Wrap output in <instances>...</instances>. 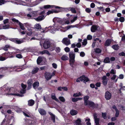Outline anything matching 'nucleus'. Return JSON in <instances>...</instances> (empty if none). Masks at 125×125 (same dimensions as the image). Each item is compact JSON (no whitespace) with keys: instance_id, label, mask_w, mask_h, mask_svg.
<instances>
[{"instance_id":"nucleus-1","label":"nucleus","mask_w":125,"mask_h":125,"mask_svg":"<svg viewBox=\"0 0 125 125\" xmlns=\"http://www.w3.org/2000/svg\"><path fill=\"white\" fill-rule=\"evenodd\" d=\"M6 91L8 93L7 94L16 95L21 97L23 96V95L17 94L16 93H15V90L13 87L7 89L6 90Z\"/></svg>"},{"instance_id":"nucleus-2","label":"nucleus","mask_w":125,"mask_h":125,"mask_svg":"<svg viewBox=\"0 0 125 125\" xmlns=\"http://www.w3.org/2000/svg\"><path fill=\"white\" fill-rule=\"evenodd\" d=\"M55 43L53 42H51L48 40L45 41L43 44V47H56Z\"/></svg>"},{"instance_id":"nucleus-3","label":"nucleus","mask_w":125,"mask_h":125,"mask_svg":"<svg viewBox=\"0 0 125 125\" xmlns=\"http://www.w3.org/2000/svg\"><path fill=\"white\" fill-rule=\"evenodd\" d=\"M69 56L70 58L69 61L70 64L72 66L75 62V55L73 52H70L69 53Z\"/></svg>"},{"instance_id":"nucleus-4","label":"nucleus","mask_w":125,"mask_h":125,"mask_svg":"<svg viewBox=\"0 0 125 125\" xmlns=\"http://www.w3.org/2000/svg\"><path fill=\"white\" fill-rule=\"evenodd\" d=\"M62 42L66 46H68L71 44L70 40L67 38H63Z\"/></svg>"},{"instance_id":"nucleus-5","label":"nucleus","mask_w":125,"mask_h":125,"mask_svg":"<svg viewBox=\"0 0 125 125\" xmlns=\"http://www.w3.org/2000/svg\"><path fill=\"white\" fill-rule=\"evenodd\" d=\"M24 68L23 67L22 68H19V67L17 66H14V67H11L8 68V69H12L13 71H21L22 70H23Z\"/></svg>"},{"instance_id":"nucleus-6","label":"nucleus","mask_w":125,"mask_h":125,"mask_svg":"<svg viewBox=\"0 0 125 125\" xmlns=\"http://www.w3.org/2000/svg\"><path fill=\"white\" fill-rule=\"evenodd\" d=\"M50 8H55L56 9H60L61 8V7L55 5H46L44 6L43 8L45 9H48Z\"/></svg>"},{"instance_id":"nucleus-7","label":"nucleus","mask_w":125,"mask_h":125,"mask_svg":"<svg viewBox=\"0 0 125 125\" xmlns=\"http://www.w3.org/2000/svg\"><path fill=\"white\" fill-rule=\"evenodd\" d=\"M111 94L108 91L105 92V98L106 100H110L111 97Z\"/></svg>"},{"instance_id":"nucleus-8","label":"nucleus","mask_w":125,"mask_h":125,"mask_svg":"<svg viewBox=\"0 0 125 125\" xmlns=\"http://www.w3.org/2000/svg\"><path fill=\"white\" fill-rule=\"evenodd\" d=\"M102 82L104 86H106L107 84L108 79L105 76H104L102 77Z\"/></svg>"},{"instance_id":"nucleus-9","label":"nucleus","mask_w":125,"mask_h":125,"mask_svg":"<svg viewBox=\"0 0 125 125\" xmlns=\"http://www.w3.org/2000/svg\"><path fill=\"white\" fill-rule=\"evenodd\" d=\"M45 77L46 79V81H47L50 80L52 78L51 74L50 73H46L45 74Z\"/></svg>"},{"instance_id":"nucleus-10","label":"nucleus","mask_w":125,"mask_h":125,"mask_svg":"<svg viewBox=\"0 0 125 125\" xmlns=\"http://www.w3.org/2000/svg\"><path fill=\"white\" fill-rule=\"evenodd\" d=\"M99 26L96 25H92L91 28V31L92 32H94L98 30L97 29L98 28Z\"/></svg>"},{"instance_id":"nucleus-11","label":"nucleus","mask_w":125,"mask_h":125,"mask_svg":"<svg viewBox=\"0 0 125 125\" xmlns=\"http://www.w3.org/2000/svg\"><path fill=\"white\" fill-rule=\"evenodd\" d=\"M112 42V40L110 39H107L104 43L105 46H110Z\"/></svg>"},{"instance_id":"nucleus-12","label":"nucleus","mask_w":125,"mask_h":125,"mask_svg":"<svg viewBox=\"0 0 125 125\" xmlns=\"http://www.w3.org/2000/svg\"><path fill=\"white\" fill-rule=\"evenodd\" d=\"M38 111L42 115H45L46 114V112L45 111L42 109L39 108L38 109Z\"/></svg>"},{"instance_id":"nucleus-13","label":"nucleus","mask_w":125,"mask_h":125,"mask_svg":"<svg viewBox=\"0 0 125 125\" xmlns=\"http://www.w3.org/2000/svg\"><path fill=\"white\" fill-rule=\"evenodd\" d=\"M44 16L42 15L41 16H39L37 18H35V19L37 21H40L44 19Z\"/></svg>"},{"instance_id":"nucleus-14","label":"nucleus","mask_w":125,"mask_h":125,"mask_svg":"<svg viewBox=\"0 0 125 125\" xmlns=\"http://www.w3.org/2000/svg\"><path fill=\"white\" fill-rule=\"evenodd\" d=\"M85 105H87L89 107H94L95 104L94 102L89 101Z\"/></svg>"},{"instance_id":"nucleus-15","label":"nucleus","mask_w":125,"mask_h":125,"mask_svg":"<svg viewBox=\"0 0 125 125\" xmlns=\"http://www.w3.org/2000/svg\"><path fill=\"white\" fill-rule=\"evenodd\" d=\"M82 80V81H83L84 83H85L89 81V79L88 78L86 77H85V76L83 75L81 76Z\"/></svg>"},{"instance_id":"nucleus-16","label":"nucleus","mask_w":125,"mask_h":125,"mask_svg":"<svg viewBox=\"0 0 125 125\" xmlns=\"http://www.w3.org/2000/svg\"><path fill=\"white\" fill-rule=\"evenodd\" d=\"M118 77L116 75L114 74L113 77L111 78V79L112 80H114L115 82L116 83L117 81Z\"/></svg>"},{"instance_id":"nucleus-17","label":"nucleus","mask_w":125,"mask_h":125,"mask_svg":"<svg viewBox=\"0 0 125 125\" xmlns=\"http://www.w3.org/2000/svg\"><path fill=\"white\" fill-rule=\"evenodd\" d=\"M39 83L38 82H34L33 84V87L34 89L37 88L39 86Z\"/></svg>"},{"instance_id":"nucleus-18","label":"nucleus","mask_w":125,"mask_h":125,"mask_svg":"<svg viewBox=\"0 0 125 125\" xmlns=\"http://www.w3.org/2000/svg\"><path fill=\"white\" fill-rule=\"evenodd\" d=\"M28 88L29 89H30L31 88V85L32 83V81L30 79L28 81Z\"/></svg>"},{"instance_id":"nucleus-19","label":"nucleus","mask_w":125,"mask_h":125,"mask_svg":"<svg viewBox=\"0 0 125 125\" xmlns=\"http://www.w3.org/2000/svg\"><path fill=\"white\" fill-rule=\"evenodd\" d=\"M51 98L52 99L55 100L56 101L58 102H59V100L56 98L54 94H52Z\"/></svg>"},{"instance_id":"nucleus-20","label":"nucleus","mask_w":125,"mask_h":125,"mask_svg":"<svg viewBox=\"0 0 125 125\" xmlns=\"http://www.w3.org/2000/svg\"><path fill=\"white\" fill-rule=\"evenodd\" d=\"M34 103V101L32 100H31L28 101V104L29 106H31L33 105Z\"/></svg>"},{"instance_id":"nucleus-21","label":"nucleus","mask_w":125,"mask_h":125,"mask_svg":"<svg viewBox=\"0 0 125 125\" xmlns=\"http://www.w3.org/2000/svg\"><path fill=\"white\" fill-rule=\"evenodd\" d=\"M39 53L41 54L42 55L44 54H46L48 55L50 54V53L47 50H44L42 51L39 52Z\"/></svg>"},{"instance_id":"nucleus-22","label":"nucleus","mask_w":125,"mask_h":125,"mask_svg":"<svg viewBox=\"0 0 125 125\" xmlns=\"http://www.w3.org/2000/svg\"><path fill=\"white\" fill-rule=\"evenodd\" d=\"M39 70V68L38 67L34 68L32 72V73L33 74L36 73Z\"/></svg>"},{"instance_id":"nucleus-23","label":"nucleus","mask_w":125,"mask_h":125,"mask_svg":"<svg viewBox=\"0 0 125 125\" xmlns=\"http://www.w3.org/2000/svg\"><path fill=\"white\" fill-rule=\"evenodd\" d=\"M81 119L80 118H78L75 122V123L76 125H81Z\"/></svg>"},{"instance_id":"nucleus-24","label":"nucleus","mask_w":125,"mask_h":125,"mask_svg":"<svg viewBox=\"0 0 125 125\" xmlns=\"http://www.w3.org/2000/svg\"><path fill=\"white\" fill-rule=\"evenodd\" d=\"M70 113L72 115H74L77 114V112L76 110H72L70 111Z\"/></svg>"},{"instance_id":"nucleus-25","label":"nucleus","mask_w":125,"mask_h":125,"mask_svg":"<svg viewBox=\"0 0 125 125\" xmlns=\"http://www.w3.org/2000/svg\"><path fill=\"white\" fill-rule=\"evenodd\" d=\"M42 61V58L40 57H38L37 60V64H40Z\"/></svg>"},{"instance_id":"nucleus-26","label":"nucleus","mask_w":125,"mask_h":125,"mask_svg":"<svg viewBox=\"0 0 125 125\" xmlns=\"http://www.w3.org/2000/svg\"><path fill=\"white\" fill-rule=\"evenodd\" d=\"M68 59V57L65 55H63L61 57V59L63 61L67 60Z\"/></svg>"},{"instance_id":"nucleus-27","label":"nucleus","mask_w":125,"mask_h":125,"mask_svg":"<svg viewBox=\"0 0 125 125\" xmlns=\"http://www.w3.org/2000/svg\"><path fill=\"white\" fill-rule=\"evenodd\" d=\"M52 26H50L48 27H46L45 28V30H44L42 32L43 33H45L47 32L48 31V30H50L52 28Z\"/></svg>"},{"instance_id":"nucleus-28","label":"nucleus","mask_w":125,"mask_h":125,"mask_svg":"<svg viewBox=\"0 0 125 125\" xmlns=\"http://www.w3.org/2000/svg\"><path fill=\"white\" fill-rule=\"evenodd\" d=\"M89 98V97L88 96H86L84 97V103L85 104H86L88 101H89V100H88Z\"/></svg>"},{"instance_id":"nucleus-29","label":"nucleus","mask_w":125,"mask_h":125,"mask_svg":"<svg viewBox=\"0 0 125 125\" xmlns=\"http://www.w3.org/2000/svg\"><path fill=\"white\" fill-rule=\"evenodd\" d=\"M94 51L96 53H99L101 52V50L98 48H96L95 49Z\"/></svg>"},{"instance_id":"nucleus-30","label":"nucleus","mask_w":125,"mask_h":125,"mask_svg":"<svg viewBox=\"0 0 125 125\" xmlns=\"http://www.w3.org/2000/svg\"><path fill=\"white\" fill-rule=\"evenodd\" d=\"M35 28L37 29H41V27L40 24H36L34 26Z\"/></svg>"},{"instance_id":"nucleus-31","label":"nucleus","mask_w":125,"mask_h":125,"mask_svg":"<svg viewBox=\"0 0 125 125\" xmlns=\"http://www.w3.org/2000/svg\"><path fill=\"white\" fill-rule=\"evenodd\" d=\"M49 114L51 116L52 119L53 121V122L54 123L55 122V115L51 112H50Z\"/></svg>"},{"instance_id":"nucleus-32","label":"nucleus","mask_w":125,"mask_h":125,"mask_svg":"<svg viewBox=\"0 0 125 125\" xmlns=\"http://www.w3.org/2000/svg\"><path fill=\"white\" fill-rule=\"evenodd\" d=\"M82 45L83 46H85L87 43V39H85L83 40V42H82Z\"/></svg>"},{"instance_id":"nucleus-33","label":"nucleus","mask_w":125,"mask_h":125,"mask_svg":"<svg viewBox=\"0 0 125 125\" xmlns=\"http://www.w3.org/2000/svg\"><path fill=\"white\" fill-rule=\"evenodd\" d=\"M18 39H17L16 41V43L19 44L24 42V41L23 40H18Z\"/></svg>"},{"instance_id":"nucleus-34","label":"nucleus","mask_w":125,"mask_h":125,"mask_svg":"<svg viewBox=\"0 0 125 125\" xmlns=\"http://www.w3.org/2000/svg\"><path fill=\"white\" fill-rule=\"evenodd\" d=\"M104 62L105 63H108L110 62V60L109 58H106L104 60Z\"/></svg>"},{"instance_id":"nucleus-35","label":"nucleus","mask_w":125,"mask_h":125,"mask_svg":"<svg viewBox=\"0 0 125 125\" xmlns=\"http://www.w3.org/2000/svg\"><path fill=\"white\" fill-rule=\"evenodd\" d=\"M19 25L21 29L23 30L25 29V28L24 27L23 24L21 23L20 22H19Z\"/></svg>"},{"instance_id":"nucleus-36","label":"nucleus","mask_w":125,"mask_h":125,"mask_svg":"<svg viewBox=\"0 0 125 125\" xmlns=\"http://www.w3.org/2000/svg\"><path fill=\"white\" fill-rule=\"evenodd\" d=\"M61 8L59 10H52L53 13H59L60 12H61L62 11V10L61 9H62V8L61 7Z\"/></svg>"},{"instance_id":"nucleus-37","label":"nucleus","mask_w":125,"mask_h":125,"mask_svg":"<svg viewBox=\"0 0 125 125\" xmlns=\"http://www.w3.org/2000/svg\"><path fill=\"white\" fill-rule=\"evenodd\" d=\"M59 99L62 102H64L65 101V99L63 96H60L59 97Z\"/></svg>"},{"instance_id":"nucleus-38","label":"nucleus","mask_w":125,"mask_h":125,"mask_svg":"<svg viewBox=\"0 0 125 125\" xmlns=\"http://www.w3.org/2000/svg\"><path fill=\"white\" fill-rule=\"evenodd\" d=\"M95 125H99V118H96L94 119Z\"/></svg>"},{"instance_id":"nucleus-39","label":"nucleus","mask_w":125,"mask_h":125,"mask_svg":"<svg viewBox=\"0 0 125 125\" xmlns=\"http://www.w3.org/2000/svg\"><path fill=\"white\" fill-rule=\"evenodd\" d=\"M119 21L121 22H123L125 21L124 18L123 17H120L119 19Z\"/></svg>"},{"instance_id":"nucleus-40","label":"nucleus","mask_w":125,"mask_h":125,"mask_svg":"<svg viewBox=\"0 0 125 125\" xmlns=\"http://www.w3.org/2000/svg\"><path fill=\"white\" fill-rule=\"evenodd\" d=\"M85 121H87L86 123L87 125H91V123L90 122V119L89 118H87L85 119Z\"/></svg>"},{"instance_id":"nucleus-41","label":"nucleus","mask_w":125,"mask_h":125,"mask_svg":"<svg viewBox=\"0 0 125 125\" xmlns=\"http://www.w3.org/2000/svg\"><path fill=\"white\" fill-rule=\"evenodd\" d=\"M10 26L9 24H6L4 26H2V27L3 28V29H6L9 28Z\"/></svg>"},{"instance_id":"nucleus-42","label":"nucleus","mask_w":125,"mask_h":125,"mask_svg":"<svg viewBox=\"0 0 125 125\" xmlns=\"http://www.w3.org/2000/svg\"><path fill=\"white\" fill-rule=\"evenodd\" d=\"M81 94L80 92H79L78 93H75L73 94V96L75 97H79L81 95Z\"/></svg>"},{"instance_id":"nucleus-43","label":"nucleus","mask_w":125,"mask_h":125,"mask_svg":"<svg viewBox=\"0 0 125 125\" xmlns=\"http://www.w3.org/2000/svg\"><path fill=\"white\" fill-rule=\"evenodd\" d=\"M85 11L86 12L89 13L91 12V9L90 8H87L85 9Z\"/></svg>"},{"instance_id":"nucleus-44","label":"nucleus","mask_w":125,"mask_h":125,"mask_svg":"<svg viewBox=\"0 0 125 125\" xmlns=\"http://www.w3.org/2000/svg\"><path fill=\"white\" fill-rule=\"evenodd\" d=\"M6 1L4 0H0V5L4 4L6 2Z\"/></svg>"},{"instance_id":"nucleus-45","label":"nucleus","mask_w":125,"mask_h":125,"mask_svg":"<svg viewBox=\"0 0 125 125\" xmlns=\"http://www.w3.org/2000/svg\"><path fill=\"white\" fill-rule=\"evenodd\" d=\"M71 10V11L72 13H76V11L74 8L72 7Z\"/></svg>"},{"instance_id":"nucleus-46","label":"nucleus","mask_w":125,"mask_h":125,"mask_svg":"<svg viewBox=\"0 0 125 125\" xmlns=\"http://www.w3.org/2000/svg\"><path fill=\"white\" fill-rule=\"evenodd\" d=\"M110 72L111 74H115L116 73V70L113 69H112Z\"/></svg>"},{"instance_id":"nucleus-47","label":"nucleus","mask_w":125,"mask_h":125,"mask_svg":"<svg viewBox=\"0 0 125 125\" xmlns=\"http://www.w3.org/2000/svg\"><path fill=\"white\" fill-rule=\"evenodd\" d=\"M102 116L103 117L104 119H105L106 118V113H102Z\"/></svg>"},{"instance_id":"nucleus-48","label":"nucleus","mask_w":125,"mask_h":125,"mask_svg":"<svg viewBox=\"0 0 125 125\" xmlns=\"http://www.w3.org/2000/svg\"><path fill=\"white\" fill-rule=\"evenodd\" d=\"M77 16L74 17V18H73V19L71 20V21L72 22V23H73L76 20H77Z\"/></svg>"},{"instance_id":"nucleus-49","label":"nucleus","mask_w":125,"mask_h":125,"mask_svg":"<svg viewBox=\"0 0 125 125\" xmlns=\"http://www.w3.org/2000/svg\"><path fill=\"white\" fill-rule=\"evenodd\" d=\"M99 40V39L98 38H97L96 39H94V41H95L96 42H93V45H94V44L95 45V43L96 42H97V41H98Z\"/></svg>"},{"instance_id":"nucleus-50","label":"nucleus","mask_w":125,"mask_h":125,"mask_svg":"<svg viewBox=\"0 0 125 125\" xmlns=\"http://www.w3.org/2000/svg\"><path fill=\"white\" fill-rule=\"evenodd\" d=\"M87 39L88 40H91L92 38V36L90 35H88L87 36Z\"/></svg>"},{"instance_id":"nucleus-51","label":"nucleus","mask_w":125,"mask_h":125,"mask_svg":"<svg viewBox=\"0 0 125 125\" xmlns=\"http://www.w3.org/2000/svg\"><path fill=\"white\" fill-rule=\"evenodd\" d=\"M7 58L2 56H0V61H4L6 60Z\"/></svg>"},{"instance_id":"nucleus-52","label":"nucleus","mask_w":125,"mask_h":125,"mask_svg":"<svg viewBox=\"0 0 125 125\" xmlns=\"http://www.w3.org/2000/svg\"><path fill=\"white\" fill-rule=\"evenodd\" d=\"M17 38H10L9 39L10 41L13 42L15 43H16V40Z\"/></svg>"},{"instance_id":"nucleus-53","label":"nucleus","mask_w":125,"mask_h":125,"mask_svg":"<svg viewBox=\"0 0 125 125\" xmlns=\"http://www.w3.org/2000/svg\"><path fill=\"white\" fill-rule=\"evenodd\" d=\"M12 21L14 23L16 22L17 23H19V21L18 20H16L14 18L12 19Z\"/></svg>"},{"instance_id":"nucleus-54","label":"nucleus","mask_w":125,"mask_h":125,"mask_svg":"<svg viewBox=\"0 0 125 125\" xmlns=\"http://www.w3.org/2000/svg\"><path fill=\"white\" fill-rule=\"evenodd\" d=\"M3 22L4 23V24H6L8 23L9 22V20L8 19H6L4 20L3 21Z\"/></svg>"},{"instance_id":"nucleus-55","label":"nucleus","mask_w":125,"mask_h":125,"mask_svg":"<svg viewBox=\"0 0 125 125\" xmlns=\"http://www.w3.org/2000/svg\"><path fill=\"white\" fill-rule=\"evenodd\" d=\"M26 90L24 89H22L20 92V93L22 94H24L25 93Z\"/></svg>"},{"instance_id":"nucleus-56","label":"nucleus","mask_w":125,"mask_h":125,"mask_svg":"<svg viewBox=\"0 0 125 125\" xmlns=\"http://www.w3.org/2000/svg\"><path fill=\"white\" fill-rule=\"evenodd\" d=\"M16 57L17 58H21L22 57V56L20 54H17L16 55Z\"/></svg>"},{"instance_id":"nucleus-57","label":"nucleus","mask_w":125,"mask_h":125,"mask_svg":"<svg viewBox=\"0 0 125 125\" xmlns=\"http://www.w3.org/2000/svg\"><path fill=\"white\" fill-rule=\"evenodd\" d=\"M82 78L81 76L80 78L77 79L76 80V82H80V81H82Z\"/></svg>"},{"instance_id":"nucleus-58","label":"nucleus","mask_w":125,"mask_h":125,"mask_svg":"<svg viewBox=\"0 0 125 125\" xmlns=\"http://www.w3.org/2000/svg\"><path fill=\"white\" fill-rule=\"evenodd\" d=\"M15 50L17 52H20L24 51V50H20L18 49H15Z\"/></svg>"},{"instance_id":"nucleus-59","label":"nucleus","mask_w":125,"mask_h":125,"mask_svg":"<svg viewBox=\"0 0 125 125\" xmlns=\"http://www.w3.org/2000/svg\"><path fill=\"white\" fill-rule=\"evenodd\" d=\"M53 67L54 68L56 69L57 67V65L55 63H53L52 64Z\"/></svg>"},{"instance_id":"nucleus-60","label":"nucleus","mask_w":125,"mask_h":125,"mask_svg":"<svg viewBox=\"0 0 125 125\" xmlns=\"http://www.w3.org/2000/svg\"><path fill=\"white\" fill-rule=\"evenodd\" d=\"M21 86H22V87L23 88L22 89H25L27 86L26 85L23 84V83L21 84Z\"/></svg>"},{"instance_id":"nucleus-61","label":"nucleus","mask_w":125,"mask_h":125,"mask_svg":"<svg viewBox=\"0 0 125 125\" xmlns=\"http://www.w3.org/2000/svg\"><path fill=\"white\" fill-rule=\"evenodd\" d=\"M80 55L81 56L83 57L85 56V54L83 52H82L80 53Z\"/></svg>"},{"instance_id":"nucleus-62","label":"nucleus","mask_w":125,"mask_h":125,"mask_svg":"<svg viewBox=\"0 0 125 125\" xmlns=\"http://www.w3.org/2000/svg\"><path fill=\"white\" fill-rule=\"evenodd\" d=\"M119 55L120 56H125V53L123 52H122L119 53Z\"/></svg>"},{"instance_id":"nucleus-63","label":"nucleus","mask_w":125,"mask_h":125,"mask_svg":"<svg viewBox=\"0 0 125 125\" xmlns=\"http://www.w3.org/2000/svg\"><path fill=\"white\" fill-rule=\"evenodd\" d=\"M64 50L66 52H68L70 51V49L69 47H65L64 49Z\"/></svg>"},{"instance_id":"nucleus-64","label":"nucleus","mask_w":125,"mask_h":125,"mask_svg":"<svg viewBox=\"0 0 125 125\" xmlns=\"http://www.w3.org/2000/svg\"><path fill=\"white\" fill-rule=\"evenodd\" d=\"M121 40L123 42H125V35H123L121 38Z\"/></svg>"}]
</instances>
